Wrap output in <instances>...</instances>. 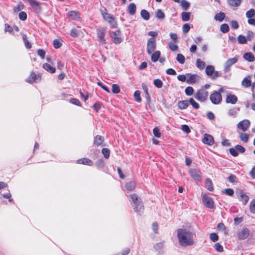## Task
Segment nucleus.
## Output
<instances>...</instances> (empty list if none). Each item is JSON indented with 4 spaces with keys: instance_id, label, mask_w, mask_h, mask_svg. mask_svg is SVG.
Here are the masks:
<instances>
[{
    "instance_id": "nucleus-32",
    "label": "nucleus",
    "mask_w": 255,
    "mask_h": 255,
    "mask_svg": "<svg viewBox=\"0 0 255 255\" xmlns=\"http://www.w3.org/2000/svg\"><path fill=\"white\" fill-rule=\"evenodd\" d=\"M239 137L240 139L245 143H247L249 141V136L246 133H240Z\"/></svg>"
},
{
    "instance_id": "nucleus-11",
    "label": "nucleus",
    "mask_w": 255,
    "mask_h": 255,
    "mask_svg": "<svg viewBox=\"0 0 255 255\" xmlns=\"http://www.w3.org/2000/svg\"><path fill=\"white\" fill-rule=\"evenodd\" d=\"M189 174L192 179L196 182L201 181V172L199 169H190L189 170Z\"/></svg>"
},
{
    "instance_id": "nucleus-49",
    "label": "nucleus",
    "mask_w": 255,
    "mask_h": 255,
    "mask_svg": "<svg viewBox=\"0 0 255 255\" xmlns=\"http://www.w3.org/2000/svg\"><path fill=\"white\" fill-rule=\"evenodd\" d=\"M255 16V10L252 8L246 12V16L249 18H252Z\"/></svg>"
},
{
    "instance_id": "nucleus-17",
    "label": "nucleus",
    "mask_w": 255,
    "mask_h": 255,
    "mask_svg": "<svg viewBox=\"0 0 255 255\" xmlns=\"http://www.w3.org/2000/svg\"><path fill=\"white\" fill-rule=\"evenodd\" d=\"M186 82L189 84H193L197 82L199 76L196 74H191L190 73H187Z\"/></svg>"
},
{
    "instance_id": "nucleus-42",
    "label": "nucleus",
    "mask_w": 255,
    "mask_h": 255,
    "mask_svg": "<svg viewBox=\"0 0 255 255\" xmlns=\"http://www.w3.org/2000/svg\"><path fill=\"white\" fill-rule=\"evenodd\" d=\"M154 85L157 88H161L163 86V82L159 79H156L153 81Z\"/></svg>"
},
{
    "instance_id": "nucleus-52",
    "label": "nucleus",
    "mask_w": 255,
    "mask_h": 255,
    "mask_svg": "<svg viewBox=\"0 0 255 255\" xmlns=\"http://www.w3.org/2000/svg\"><path fill=\"white\" fill-rule=\"evenodd\" d=\"M23 41H24V45H25V46L27 48V49H30L31 48V43L29 42V41L28 40L27 38V37L26 35H23Z\"/></svg>"
},
{
    "instance_id": "nucleus-9",
    "label": "nucleus",
    "mask_w": 255,
    "mask_h": 255,
    "mask_svg": "<svg viewBox=\"0 0 255 255\" xmlns=\"http://www.w3.org/2000/svg\"><path fill=\"white\" fill-rule=\"evenodd\" d=\"M236 195L239 200L242 202L244 205H246L249 201V197L242 190H239L236 192Z\"/></svg>"
},
{
    "instance_id": "nucleus-22",
    "label": "nucleus",
    "mask_w": 255,
    "mask_h": 255,
    "mask_svg": "<svg viewBox=\"0 0 255 255\" xmlns=\"http://www.w3.org/2000/svg\"><path fill=\"white\" fill-rule=\"evenodd\" d=\"M77 163L79 164H83L89 166L93 165V162L91 160L86 158H83L77 160Z\"/></svg>"
},
{
    "instance_id": "nucleus-47",
    "label": "nucleus",
    "mask_w": 255,
    "mask_h": 255,
    "mask_svg": "<svg viewBox=\"0 0 255 255\" xmlns=\"http://www.w3.org/2000/svg\"><path fill=\"white\" fill-rule=\"evenodd\" d=\"M177 61L180 64H183L185 62V57L182 54H178L176 57Z\"/></svg>"
},
{
    "instance_id": "nucleus-51",
    "label": "nucleus",
    "mask_w": 255,
    "mask_h": 255,
    "mask_svg": "<svg viewBox=\"0 0 255 255\" xmlns=\"http://www.w3.org/2000/svg\"><path fill=\"white\" fill-rule=\"evenodd\" d=\"M140 92L138 90L135 91L134 93V97L135 101L137 102H140L141 101V99L140 98Z\"/></svg>"
},
{
    "instance_id": "nucleus-14",
    "label": "nucleus",
    "mask_w": 255,
    "mask_h": 255,
    "mask_svg": "<svg viewBox=\"0 0 255 255\" xmlns=\"http://www.w3.org/2000/svg\"><path fill=\"white\" fill-rule=\"evenodd\" d=\"M250 122L248 120H244L238 123V128L242 129L243 131H246L250 127Z\"/></svg>"
},
{
    "instance_id": "nucleus-55",
    "label": "nucleus",
    "mask_w": 255,
    "mask_h": 255,
    "mask_svg": "<svg viewBox=\"0 0 255 255\" xmlns=\"http://www.w3.org/2000/svg\"><path fill=\"white\" fill-rule=\"evenodd\" d=\"M228 181L232 183H235L237 182V177L231 174L228 178Z\"/></svg>"
},
{
    "instance_id": "nucleus-16",
    "label": "nucleus",
    "mask_w": 255,
    "mask_h": 255,
    "mask_svg": "<svg viewBox=\"0 0 255 255\" xmlns=\"http://www.w3.org/2000/svg\"><path fill=\"white\" fill-rule=\"evenodd\" d=\"M67 16L71 20L79 21L81 19L80 13L77 11H70L68 12Z\"/></svg>"
},
{
    "instance_id": "nucleus-53",
    "label": "nucleus",
    "mask_w": 255,
    "mask_h": 255,
    "mask_svg": "<svg viewBox=\"0 0 255 255\" xmlns=\"http://www.w3.org/2000/svg\"><path fill=\"white\" fill-rule=\"evenodd\" d=\"M210 239L213 242H216L219 240V237L216 233H212L210 235Z\"/></svg>"
},
{
    "instance_id": "nucleus-58",
    "label": "nucleus",
    "mask_w": 255,
    "mask_h": 255,
    "mask_svg": "<svg viewBox=\"0 0 255 255\" xmlns=\"http://www.w3.org/2000/svg\"><path fill=\"white\" fill-rule=\"evenodd\" d=\"M153 133L154 135L157 137L159 138L161 136V133L160 132V130L158 128L155 127L153 129Z\"/></svg>"
},
{
    "instance_id": "nucleus-39",
    "label": "nucleus",
    "mask_w": 255,
    "mask_h": 255,
    "mask_svg": "<svg viewBox=\"0 0 255 255\" xmlns=\"http://www.w3.org/2000/svg\"><path fill=\"white\" fill-rule=\"evenodd\" d=\"M240 110V108H233L229 110L228 115L229 116H235Z\"/></svg>"
},
{
    "instance_id": "nucleus-6",
    "label": "nucleus",
    "mask_w": 255,
    "mask_h": 255,
    "mask_svg": "<svg viewBox=\"0 0 255 255\" xmlns=\"http://www.w3.org/2000/svg\"><path fill=\"white\" fill-rule=\"evenodd\" d=\"M210 99L213 104L219 105L222 101V97L221 93L215 91L210 95Z\"/></svg>"
},
{
    "instance_id": "nucleus-19",
    "label": "nucleus",
    "mask_w": 255,
    "mask_h": 255,
    "mask_svg": "<svg viewBox=\"0 0 255 255\" xmlns=\"http://www.w3.org/2000/svg\"><path fill=\"white\" fill-rule=\"evenodd\" d=\"M238 101L237 97L231 94H228L226 99V102L228 104H235Z\"/></svg>"
},
{
    "instance_id": "nucleus-2",
    "label": "nucleus",
    "mask_w": 255,
    "mask_h": 255,
    "mask_svg": "<svg viewBox=\"0 0 255 255\" xmlns=\"http://www.w3.org/2000/svg\"><path fill=\"white\" fill-rule=\"evenodd\" d=\"M130 198V202L133 207L134 211L140 215L144 211V207L141 199L135 194H132L129 196Z\"/></svg>"
},
{
    "instance_id": "nucleus-57",
    "label": "nucleus",
    "mask_w": 255,
    "mask_h": 255,
    "mask_svg": "<svg viewBox=\"0 0 255 255\" xmlns=\"http://www.w3.org/2000/svg\"><path fill=\"white\" fill-rule=\"evenodd\" d=\"M112 91L113 93L118 94L120 92V89L118 85L114 84L112 85Z\"/></svg>"
},
{
    "instance_id": "nucleus-33",
    "label": "nucleus",
    "mask_w": 255,
    "mask_h": 255,
    "mask_svg": "<svg viewBox=\"0 0 255 255\" xmlns=\"http://www.w3.org/2000/svg\"><path fill=\"white\" fill-rule=\"evenodd\" d=\"M141 16L145 20H148L150 18V14L148 11L145 9H142L140 11Z\"/></svg>"
},
{
    "instance_id": "nucleus-61",
    "label": "nucleus",
    "mask_w": 255,
    "mask_h": 255,
    "mask_svg": "<svg viewBox=\"0 0 255 255\" xmlns=\"http://www.w3.org/2000/svg\"><path fill=\"white\" fill-rule=\"evenodd\" d=\"M18 16L19 18L22 21L26 20L27 18V14L24 11L20 12Z\"/></svg>"
},
{
    "instance_id": "nucleus-8",
    "label": "nucleus",
    "mask_w": 255,
    "mask_h": 255,
    "mask_svg": "<svg viewBox=\"0 0 255 255\" xmlns=\"http://www.w3.org/2000/svg\"><path fill=\"white\" fill-rule=\"evenodd\" d=\"M238 61V57L235 56L232 58L228 59L224 64V70L225 73L230 71L231 67L236 64Z\"/></svg>"
},
{
    "instance_id": "nucleus-3",
    "label": "nucleus",
    "mask_w": 255,
    "mask_h": 255,
    "mask_svg": "<svg viewBox=\"0 0 255 255\" xmlns=\"http://www.w3.org/2000/svg\"><path fill=\"white\" fill-rule=\"evenodd\" d=\"M107 28L106 27H99L97 29V35L98 41L100 44H105L107 43L106 38Z\"/></svg>"
},
{
    "instance_id": "nucleus-36",
    "label": "nucleus",
    "mask_w": 255,
    "mask_h": 255,
    "mask_svg": "<svg viewBox=\"0 0 255 255\" xmlns=\"http://www.w3.org/2000/svg\"><path fill=\"white\" fill-rule=\"evenodd\" d=\"M228 3L232 6H238L241 3V0H228Z\"/></svg>"
},
{
    "instance_id": "nucleus-4",
    "label": "nucleus",
    "mask_w": 255,
    "mask_h": 255,
    "mask_svg": "<svg viewBox=\"0 0 255 255\" xmlns=\"http://www.w3.org/2000/svg\"><path fill=\"white\" fill-rule=\"evenodd\" d=\"M208 92L204 89L199 90L194 95V97L198 101L203 102L207 100Z\"/></svg>"
},
{
    "instance_id": "nucleus-18",
    "label": "nucleus",
    "mask_w": 255,
    "mask_h": 255,
    "mask_svg": "<svg viewBox=\"0 0 255 255\" xmlns=\"http://www.w3.org/2000/svg\"><path fill=\"white\" fill-rule=\"evenodd\" d=\"M202 142L204 144L212 145L214 143V138L212 135L206 133L204 134V137L202 139Z\"/></svg>"
},
{
    "instance_id": "nucleus-56",
    "label": "nucleus",
    "mask_w": 255,
    "mask_h": 255,
    "mask_svg": "<svg viewBox=\"0 0 255 255\" xmlns=\"http://www.w3.org/2000/svg\"><path fill=\"white\" fill-rule=\"evenodd\" d=\"M214 248L218 252H223L224 251L223 246L219 243L215 244Z\"/></svg>"
},
{
    "instance_id": "nucleus-40",
    "label": "nucleus",
    "mask_w": 255,
    "mask_h": 255,
    "mask_svg": "<svg viewBox=\"0 0 255 255\" xmlns=\"http://www.w3.org/2000/svg\"><path fill=\"white\" fill-rule=\"evenodd\" d=\"M156 17L159 19H163L165 17V14L161 9H158L156 12Z\"/></svg>"
},
{
    "instance_id": "nucleus-20",
    "label": "nucleus",
    "mask_w": 255,
    "mask_h": 255,
    "mask_svg": "<svg viewBox=\"0 0 255 255\" xmlns=\"http://www.w3.org/2000/svg\"><path fill=\"white\" fill-rule=\"evenodd\" d=\"M242 85L245 88L250 87L252 85L251 76L246 77L242 81Z\"/></svg>"
},
{
    "instance_id": "nucleus-24",
    "label": "nucleus",
    "mask_w": 255,
    "mask_h": 255,
    "mask_svg": "<svg viewBox=\"0 0 255 255\" xmlns=\"http://www.w3.org/2000/svg\"><path fill=\"white\" fill-rule=\"evenodd\" d=\"M178 107L181 110L186 109L189 106V102L187 100L180 101L178 102Z\"/></svg>"
},
{
    "instance_id": "nucleus-21",
    "label": "nucleus",
    "mask_w": 255,
    "mask_h": 255,
    "mask_svg": "<svg viewBox=\"0 0 255 255\" xmlns=\"http://www.w3.org/2000/svg\"><path fill=\"white\" fill-rule=\"evenodd\" d=\"M104 141V137L101 135H97L94 137V144L96 146H100L102 145V144Z\"/></svg>"
},
{
    "instance_id": "nucleus-13",
    "label": "nucleus",
    "mask_w": 255,
    "mask_h": 255,
    "mask_svg": "<svg viewBox=\"0 0 255 255\" xmlns=\"http://www.w3.org/2000/svg\"><path fill=\"white\" fill-rule=\"evenodd\" d=\"M41 80V75L40 74H36L34 72H31L29 76L26 79V81L29 83L39 82Z\"/></svg>"
},
{
    "instance_id": "nucleus-25",
    "label": "nucleus",
    "mask_w": 255,
    "mask_h": 255,
    "mask_svg": "<svg viewBox=\"0 0 255 255\" xmlns=\"http://www.w3.org/2000/svg\"><path fill=\"white\" fill-rule=\"evenodd\" d=\"M244 59L249 62H253L255 60L254 54L251 52H246L243 56Z\"/></svg>"
},
{
    "instance_id": "nucleus-1",
    "label": "nucleus",
    "mask_w": 255,
    "mask_h": 255,
    "mask_svg": "<svg viewBox=\"0 0 255 255\" xmlns=\"http://www.w3.org/2000/svg\"><path fill=\"white\" fill-rule=\"evenodd\" d=\"M177 237L179 244L182 247L192 246L194 244L193 234L187 229H178Z\"/></svg>"
},
{
    "instance_id": "nucleus-60",
    "label": "nucleus",
    "mask_w": 255,
    "mask_h": 255,
    "mask_svg": "<svg viewBox=\"0 0 255 255\" xmlns=\"http://www.w3.org/2000/svg\"><path fill=\"white\" fill-rule=\"evenodd\" d=\"M79 31L76 28H73L70 31V35L73 37H76L78 36Z\"/></svg>"
},
{
    "instance_id": "nucleus-38",
    "label": "nucleus",
    "mask_w": 255,
    "mask_h": 255,
    "mask_svg": "<svg viewBox=\"0 0 255 255\" xmlns=\"http://www.w3.org/2000/svg\"><path fill=\"white\" fill-rule=\"evenodd\" d=\"M95 165L96 167L99 169H102L103 168L105 165V162L103 159H99L96 162Z\"/></svg>"
},
{
    "instance_id": "nucleus-7",
    "label": "nucleus",
    "mask_w": 255,
    "mask_h": 255,
    "mask_svg": "<svg viewBox=\"0 0 255 255\" xmlns=\"http://www.w3.org/2000/svg\"><path fill=\"white\" fill-rule=\"evenodd\" d=\"M156 47V39L155 37L150 38L147 43V52L148 54H151Z\"/></svg>"
},
{
    "instance_id": "nucleus-23",
    "label": "nucleus",
    "mask_w": 255,
    "mask_h": 255,
    "mask_svg": "<svg viewBox=\"0 0 255 255\" xmlns=\"http://www.w3.org/2000/svg\"><path fill=\"white\" fill-rule=\"evenodd\" d=\"M136 10V5L134 3H130L128 7V11L131 15H134Z\"/></svg>"
},
{
    "instance_id": "nucleus-30",
    "label": "nucleus",
    "mask_w": 255,
    "mask_h": 255,
    "mask_svg": "<svg viewBox=\"0 0 255 255\" xmlns=\"http://www.w3.org/2000/svg\"><path fill=\"white\" fill-rule=\"evenodd\" d=\"M215 70V68L213 66L208 65L206 67L205 69L206 74L208 76H212Z\"/></svg>"
},
{
    "instance_id": "nucleus-50",
    "label": "nucleus",
    "mask_w": 255,
    "mask_h": 255,
    "mask_svg": "<svg viewBox=\"0 0 255 255\" xmlns=\"http://www.w3.org/2000/svg\"><path fill=\"white\" fill-rule=\"evenodd\" d=\"M238 40L240 44H246L247 42V38L243 35H240L238 37Z\"/></svg>"
},
{
    "instance_id": "nucleus-15",
    "label": "nucleus",
    "mask_w": 255,
    "mask_h": 255,
    "mask_svg": "<svg viewBox=\"0 0 255 255\" xmlns=\"http://www.w3.org/2000/svg\"><path fill=\"white\" fill-rule=\"evenodd\" d=\"M250 235V231L247 228H244L237 233L238 238L240 240H245L247 239Z\"/></svg>"
},
{
    "instance_id": "nucleus-35",
    "label": "nucleus",
    "mask_w": 255,
    "mask_h": 255,
    "mask_svg": "<svg viewBox=\"0 0 255 255\" xmlns=\"http://www.w3.org/2000/svg\"><path fill=\"white\" fill-rule=\"evenodd\" d=\"M191 13L189 12H183L181 13V18L183 21H189Z\"/></svg>"
},
{
    "instance_id": "nucleus-10",
    "label": "nucleus",
    "mask_w": 255,
    "mask_h": 255,
    "mask_svg": "<svg viewBox=\"0 0 255 255\" xmlns=\"http://www.w3.org/2000/svg\"><path fill=\"white\" fill-rule=\"evenodd\" d=\"M245 148L244 147L241 145H236L235 148H231L229 149V152L230 154L233 156H237L238 155V152L244 153L245 152Z\"/></svg>"
},
{
    "instance_id": "nucleus-37",
    "label": "nucleus",
    "mask_w": 255,
    "mask_h": 255,
    "mask_svg": "<svg viewBox=\"0 0 255 255\" xmlns=\"http://www.w3.org/2000/svg\"><path fill=\"white\" fill-rule=\"evenodd\" d=\"M196 65L199 69L202 70L205 67V63L200 59H197L196 60Z\"/></svg>"
},
{
    "instance_id": "nucleus-26",
    "label": "nucleus",
    "mask_w": 255,
    "mask_h": 255,
    "mask_svg": "<svg viewBox=\"0 0 255 255\" xmlns=\"http://www.w3.org/2000/svg\"><path fill=\"white\" fill-rule=\"evenodd\" d=\"M43 68L46 71L49 72L50 73H54L55 72V68L52 66H51L50 64L48 63H44L43 65Z\"/></svg>"
},
{
    "instance_id": "nucleus-46",
    "label": "nucleus",
    "mask_w": 255,
    "mask_h": 255,
    "mask_svg": "<svg viewBox=\"0 0 255 255\" xmlns=\"http://www.w3.org/2000/svg\"><path fill=\"white\" fill-rule=\"evenodd\" d=\"M250 211L252 214H255V199L250 202Z\"/></svg>"
},
{
    "instance_id": "nucleus-59",
    "label": "nucleus",
    "mask_w": 255,
    "mask_h": 255,
    "mask_svg": "<svg viewBox=\"0 0 255 255\" xmlns=\"http://www.w3.org/2000/svg\"><path fill=\"white\" fill-rule=\"evenodd\" d=\"M108 22L109 23V24H110V25L113 27V28H116L117 27V22L115 18V17H114L113 18H112V19H110L108 21Z\"/></svg>"
},
{
    "instance_id": "nucleus-43",
    "label": "nucleus",
    "mask_w": 255,
    "mask_h": 255,
    "mask_svg": "<svg viewBox=\"0 0 255 255\" xmlns=\"http://www.w3.org/2000/svg\"><path fill=\"white\" fill-rule=\"evenodd\" d=\"M102 153L105 158L108 159L110 157V150L107 148H103L102 150Z\"/></svg>"
},
{
    "instance_id": "nucleus-5",
    "label": "nucleus",
    "mask_w": 255,
    "mask_h": 255,
    "mask_svg": "<svg viewBox=\"0 0 255 255\" xmlns=\"http://www.w3.org/2000/svg\"><path fill=\"white\" fill-rule=\"evenodd\" d=\"M110 36L112 41L115 44H120L123 41V39L121 37V32L119 29L111 32L110 33Z\"/></svg>"
},
{
    "instance_id": "nucleus-41",
    "label": "nucleus",
    "mask_w": 255,
    "mask_h": 255,
    "mask_svg": "<svg viewBox=\"0 0 255 255\" xmlns=\"http://www.w3.org/2000/svg\"><path fill=\"white\" fill-rule=\"evenodd\" d=\"M189 104H190L195 109H198L200 107L199 105L193 98H190L188 101Z\"/></svg>"
},
{
    "instance_id": "nucleus-29",
    "label": "nucleus",
    "mask_w": 255,
    "mask_h": 255,
    "mask_svg": "<svg viewBox=\"0 0 255 255\" xmlns=\"http://www.w3.org/2000/svg\"><path fill=\"white\" fill-rule=\"evenodd\" d=\"M225 17V14L224 12H220L218 13H217L215 16L214 19L217 20L219 21L220 22H222Z\"/></svg>"
},
{
    "instance_id": "nucleus-63",
    "label": "nucleus",
    "mask_w": 255,
    "mask_h": 255,
    "mask_svg": "<svg viewBox=\"0 0 255 255\" xmlns=\"http://www.w3.org/2000/svg\"><path fill=\"white\" fill-rule=\"evenodd\" d=\"M70 102L72 104H74V105H75L76 106H81V103L80 102V101L77 99H76V98H71L70 100Z\"/></svg>"
},
{
    "instance_id": "nucleus-54",
    "label": "nucleus",
    "mask_w": 255,
    "mask_h": 255,
    "mask_svg": "<svg viewBox=\"0 0 255 255\" xmlns=\"http://www.w3.org/2000/svg\"><path fill=\"white\" fill-rule=\"evenodd\" d=\"M185 92L187 96H191L193 94L194 89L192 87L189 86L185 89Z\"/></svg>"
},
{
    "instance_id": "nucleus-34",
    "label": "nucleus",
    "mask_w": 255,
    "mask_h": 255,
    "mask_svg": "<svg viewBox=\"0 0 255 255\" xmlns=\"http://www.w3.org/2000/svg\"><path fill=\"white\" fill-rule=\"evenodd\" d=\"M205 184L207 189L210 191H213L214 190L212 182L209 178H207L205 180Z\"/></svg>"
},
{
    "instance_id": "nucleus-64",
    "label": "nucleus",
    "mask_w": 255,
    "mask_h": 255,
    "mask_svg": "<svg viewBox=\"0 0 255 255\" xmlns=\"http://www.w3.org/2000/svg\"><path fill=\"white\" fill-rule=\"evenodd\" d=\"M61 45L62 43L59 40L55 39L53 41V46L55 48H59L61 46Z\"/></svg>"
},
{
    "instance_id": "nucleus-12",
    "label": "nucleus",
    "mask_w": 255,
    "mask_h": 255,
    "mask_svg": "<svg viewBox=\"0 0 255 255\" xmlns=\"http://www.w3.org/2000/svg\"><path fill=\"white\" fill-rule=\"evenodd\" d=\"M202 202L204 206L208 208L213 209L214 207V203L211 197L205 195L202 196Z\"/></svg>"
},
{
    "instance_id": "nucleus-48",
    "label": "nucleus",
    "mask_w": 255,
    "mask_h": 255,
    "mask_svg": "<svg viewBox=\"0 0 255 255\" xmlns=\"http://www.w3.org/2000/svg\"><path fill=\"white\" fill-rule=\"evenodd\" d=\"M102 14L104 19L107 21L110 19H112V18H113L114 17L113 16V15H112L110 13H107V12H105V13L102 12Z\"/></svg>"
},
{
    "instance_id": "nucleus-62",
    "label": "nucleus",
    "mask_w": 255,
    "mask_h": 255,
    "mask_svg": "<svg viewBox=\"0 0 255 255\" xmlns=\"http://www.w3.org/2000/svg\"><path fill=\"white\" fill-rule=\"evenodd\" d=\"M190 29V25L188 23H185L183 25L182 30L184 33H187L189 32Z\"/></svg>"
},
{
    "instance_id": "nucleus-45",
    "label": "nucleus",
    "mask_w": 255,
    "mask_h": 255,
    "mask_svg": "<svg viewBox=\"0 0 255 255\" xmlns=\"http://www.w3.org/2000/svg\"><path fill=\"white\" fill-rule=\"evenodd\" d=\"M229 29H230L228 25L226 23L222 24L221 25L220 30L223 33H225L228 32L229 31Z\"/></svg>"
},
{
    "instance_id": "nucleus-44",
    "label": "nucleus",
    "mask_w": 255,
    "mask_h": 255,
    "mask_svg": "<svg viewBox=\"0 0 255 255\" xmlns=\"http://www.w3.org/2000/svg\"><path fill=\"white\" fill-rule=\"evenodd\" d=\"M181 5L184 10H187L190 6V3L186 0H182Z\"/></svg>"
},
{
    "instance_id": "nucleus-28",
    "label": "nucleus",
    "mask_w": 255,
    "mask_h": 255,
    "mask_svg": "<svg viewBox=\"0 0 255 255\" xmlns=\"http://www.w3.org/2000/svg\"><path fill=\"white\" fill-rule=\"evenodd\" d=\"M28 1L30 6L34 8L35 9H37L39 8V5L40 3L36 0H26Z\"/></svg>"
},
{
    "instance_id": "nucleus-27",
    "label": "nucleus",
    "mask_w": 255,
    "mask_h": 255,
    "mask_svg": "<svg viewBox=\"0 0 255 255\" xmlns=\"http://www.w3.org/2000/svg\"><path fill=\"white\" fill-rule=\"evenodd\" d=\"M126 189L128 191H133L135 187V183L134 181H130L125 185Z\"/></svg>"
},
{
    "instance_id": "nucleus-31",
    "label": "nucleus",
    "mask_w": 255,
    "mask_h": 255,
    "mask_svg": "<svg viewBox=\"0 0 255 255\" xmlns=\"http://www.w3.org/2000/svg\"><path fill=\"white\" fill-rule=\"evenodd\" d=\"M160 56V52L159 51H156L151 54V59L152 62H156Z\"/></svg>"
}]
</instances>
